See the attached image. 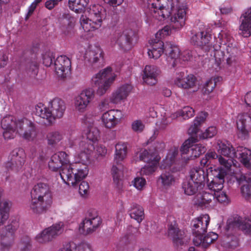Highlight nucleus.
Returning <instances> with one entry per match:
<instances>
[{
  "instance_id": "1",
  "label": "nucleus",
  "mask_w": 251,
  "mask_h": 251,
  "mask_svg": "<svg viewBox=\"0 0 251 251\" xmlns=\"http://www.w3.org/2000/svg\"><path fill=\"white\" fill-rule=\"evenodd\" d=\"M196 142L197 139L194 137H192L184 142L180 150L181 158L179 160H176V156L178 153V149L176 147L171 148L166 158L161 162L160 169H170L174 164H177L179 168L182 167L189 160L194 159L204 153L206 151V147L200 144H194Z\"/></svg>"
},
{
  "instance_id": "2",
  "label": "nucleus",
  "mask_w": 251,
  "mask_h": 251,
  "mask_svg": "<svg viewBox=\"0 0 251 251\" xmlns=\"http://www.w3.org/2000/svg\"><path fill=\"white\" fill-rule=\"evenodd\" d=\"M1 126L5 139H13L18 134L26 140L33 141L37 135L35 125L25 118L18 119L6 116L1 120Z\"/></svg>"
},
{
  "instance_id": "3",
  "label": "nucleus",
  "mask_w": 251,
  "mask_h": 251,
  "mask_svg": "<svg viewBox=\"0 0 251 251\" xmlns=\"http://www.w3.org/2000/svg\"><path fill=\"white\" fill-rule=\"evenodd\" d=\"M52 202V193L48 184L39 182L33 187L28 205L34 212L40 213L45 211Z\"/></svg>"
},
{
  "instance_id": "4",
  "label": "nucleus",
  "mask_w": 251,
  "mask_h": 251,
  "mask_svg": "<svg viewBox=\"0 0 251 251\" xmlns=\"http://www.w3.org/2000/svg\"><path fill=\"white\" fill-rule=\"evenodd\" d=\"M163 53L166 56V60L173 67H175V60L179 55V48L171 42H166L155 39L151 43V48L148 49V54L150 58L154 59L159 58Z\"/></svg>"
},
{
  "instance_id": "5",
  "label": "nucleus",
  "mask_w": 251,
  "mask_h": 251,
  "mask_svg": "<svg viewBox=\"0 0 251 251\" xmlns=\"http://www.w3.org/2000/svg\"><path fill=\"white\" fill-rule=\"evenodd\" d=\"M88 174V167L80 165V163H65L59 171V175L63 182L73 186L85 178Z\"/></svg>"
},
{
  "instance_id": "6",
  "label": "nucleus",
  "mask_w": 251,
  "mask_h": 251,
  "mask_svg": "<svg viewBox=\"0 0 251 251\" xmlns=\"http://www.w3.org/2000/svg\"><path fill=\"white\" fill-rule=\"evenodd\" d=\"M105 10L101 5H91L88 10V17L83 15L80 17L81 26L86 32L98 29L101 26L102 19L105 18Z\"/></svg>"
},
{
  "instance_id": "7",
  "label": "nucleus",
  "mask_w": 251,
  "mask_h": 251,
  "mask_svg": "<svg viewBox=\"0 0 251 251\" xmlns=\"http://www.w3.org/2000/svg\"><path fill=\"white\" fill-rule=\"evenodd\" d=\"M116 77L111 67H107L95 75L91 79L93 85L98 86L97 93L99 96L104 94L114 81Z\"/></svg>"
},
{
  "instance_id": "8",
  "label": "nucleus",
  "mask_w": 251,
  "mask_h": 251,
  "mask_svg": "<svg viewBox=\"0 0 251 251\" xmlns=\"http://www.w3.org/2000/svg\"><path fill=\"white\" fill-rule=\"evenodd\" d=\"M218 144L219 152L222 155L229 158L228 159H226L220 155L218 157L219 162L224 167V169L226 171H229L234 164L233 158H238L237 152L230 143L227 141H219Z\"/></svg>"
},
{
  "instance_id": "9",
  "label": "nucleus",
  "mask_w": 251,
  "mask_h": 251,
  "mask_svg": "<svg viewBox=\"0 0 251 251\" xmlns=\"http://www.w3.org/2000/svg\"><path fill=\"white\" fill-rule=\"evenodd\" d=\"M82 123L86 128L84 130L82 140L86 145H92L95 146V144L100 136L99 129L94 126V119L92 116H85L82 120Z\"/></svg>"
},
{
  "instance_id": "10",
  "label": "nucleus",
  "mask_w": 251,
  "mask_h": 251,
  "mask_svg": "<svg viewBox=\"0 0 251 251\" xmlns=\"http://www.w3.org/2000/svg\"><path fill=\"white\" fill-rule=\"evenodd\" d=\"M136 36L135 31L128 29L122 32L117 33L113 39L120 50L126 51L130 50L133 47V41Z\"/></svg>"
},
{
  "instance_id": "11",
  "label": "nucleus",
  "mask_w": 251,
  "mask_h": 251,
  "mask_svg": "<svg viewBox=\"0 0 251 251\" xmlns=\"http://www.w3.org/2000/svg\"><path fill=\"white\" fill-rule=\"evenodd\" d=\"M10 160L5 164L8 171L18 172L21 171L25 161V154L23 149L16 148L10 154Z\"/></svg>"
},
{
  "instance_id": "12",
  "label": "nucleus",
  "mask_w": 251,
  "mask_h": 251,
  "mask_svg": "<svg viewBox=\"0 0 251 251\" xmlns=\"http://www.w3.org/2000/svg\"><path fill=\"white\" fill-rule=\"evenodd\" d=\"M150 2L154 13H157L159 17H161L159 20L169 18L175 7L173 0H150Z\"/></svg>"
},
{
  "instance_id": "13",
  "label": "nucleus",
  "mask_w": 251,
  "mask_h": 251,
  "mask_svg": "<svg viewBox=\"0 0 251 251\" xmlns=\"http://www.w3.org/2000/svg\"><path fill=\"white\" fill-rule=\"evenodd\" d=\"M95 90L92 88H88L83 90L80 94L75 97V107L79 112H84L88 105L95 97Z\"/></svg>"
},
{
  "instance_id": "14",
  "label": "nucleus",
  "mask_w": 251,
  "mask_h": 251,
  "mask_svg": "<svg viewBox=\"0 0 251 251\" xmlns=\"http://www.w3.org/2000/svg\"><path fill=\"white\" fill-rule=\"evenodd\" d=\"M18 221H11L3 228L1 234L0 243L3 248H8L14 242V231L19 227Z\"/></svg>"
},
{
  "instance_id": "15",
  "label": "nucleus",
  "mask_w": 251,
  "mask_h": 251,
  "mask_svg": "<svg viewBox=\"0 0 251 251\" xmlns=\"http://www.w3.org/2000/svg\"><path fill=\"white\" fill-rule=\"evenodd\" d=\"M63 223L60 222L58 224L46 228L36 236L37 241L41 243L51 241L63 231Z\"/></svg>"
},
{
  "instance_id": "16",
  "label": "nucleus",
  "mask_w": 251,
  "mask_h": 251,
  "mask_svg": "<svg viewBox=\"0 0 251 251\" xmlns=\"http://www.w3.org/2000/svg\"><path fill=\"white\" fill-rule=\"evenodd\" d=\"M159 145V148L155 145L149 150L141 149L137 153L139 160L147 163L155 161V163H159L161 157L158 154V151L160 149H163L165 147L164 143H161Z\"/></svg>"
},
{
  "instance_id": "17",
  "label": "nucleus",
  "mask_w": 251,
  "mask_h": 251,
  "mask_svg": "<svg viewBox=\"0 0 251 251\" xmlns=\"http://www.w3.org/2000/svg\"><path fill=\"white\" fill-rule=\"evenodd\" d=\"M55 72L59 77L64 78L70 74L71 62L65 55H60L55 59L54 63Z\"/></svg>"
},
{
  "instance_id": "18",
  "label": "nucleus",
  "mask_w": 251,
  "mask_h": 251,
  "mask_svg": "<svg viewBox=\"0 0 251 251\" xmlns=\"http://www.w3.org/2000/svg\"><path fill=\"white\" fill-rule=\"evenodd\" d=\"M212 174L214 178L211 182L207 184V186L210 190L217 193L224 187L223 184L225 182V177L227 175V171L220 167L217 170L215 169Z\"/></svg>"
},
{
  "instance_id": "19",
  "label": "nucleus",
  "mask_w": 251,
  "mask_h": 251,
  "mask_svg": "<svg viewBox=\"0 0 251 251\" xmlns=\"http://www.w3.org/2000/svg\"><path fill=\"white\" fill-rule=\"evenodd\" d=\"M168 226V235L172 237L174 245L178 247L184 245L185 232L178 228L176 221L170 222Z\"/></svg>"
},
{
  "instance_id": "20",
  "label": "nucleus",
  "mask_w": 251,
  "mask_h": 251,
  "mask_svg": "<svg viewBox=\"0 0 251 251\" xmlns=\"http://www.w3.org/2000/svg\"><path fill=\"white\" fill-rule=\"evenodd\" d=\"M226 46L225 51L216 50L214 53V57L216 61H221L226 56L227 58V63L231 64L235 60V57L238 52V48L233 43H229Z\"/></svg>"
},
{
  "instance_id": "21",
  "label": "nucleus",
  "mask_w": 251,
  "mask_h": 251,
  "mask_svg": "<svg viewBox=\"0 0 251 251\" xmlns=\"http://www.w3.org/2000/svg\"><path fill=\"white\" fill-rule=\"evenodd\" d=\"M191 38V42L195 46L202 47L208 44L211 39V34L209 30L205 29L202 25L200 31H194Z\"/></svg>"
},
{
  "instance_id": "22",
  "label": "nucleus",
  "mask_w": 251,
  "mask_h": 251,
  "mask_svg": "<svg viewBox=\"0 0 251 251\" xmlns=\"http://www.w3.org/2000/svg\"><path fill=\"white\" fill-rule=\"evenodd\" d=\"M84 60L86 62L89 63L93 66H97V65L103 62V51L98 47L89 48L85 52Z\"/></svg>"
},
{
  "instance_id": "23",
  "label": "nucleus",
  "mask_w": 251,
  "mask_h": 251,
  "mask_svg": "<svg viewBox=\"0 0 251 251\" xmlns=\"http://www.w3.org/2000/svg\"><path fill=\"white\" fill-rule=\"evenodd\" d=\"M69 155L65 151H59L54 154L50 158L48 165L50 170L57 172L66 163H69Z\"/></svg>"
},
{
  "instance_id": "24",
  "label": "nucleus",
  "mask_w": 251,
  "mask_h": 251,
  "mask_svg": "<svg viewBox=\"0 0 251 251\" xmlns=\"http://www.w3.org/2000/svg\"><path fill=\"white\" fill-rule=\"evenodd\" d=\"M121 111L118 110H110L104 112L101 116L103 124L107 128L115 127L120 122Z\"/></svg>"
},
{
  "instance_id": "25",
  "label": "nucleus",
  "mask_w": 251,
  "mask_h": 251,
  "mask_svg": "<svg viewBox=\"0 0 251 251\" xmlns=\"http://www.w3.org/2000/svg\"><path fill=\"white\" fill-rule=\"evenodd\" d=\"M196 77L193 75H189L184 77V73L180 72L175 80V84L179 88L188 90L196 86Z\"/></svg>"
},
{
  "instance_id": "26",
  "label": "nucleus",
  "mask_w": 251,
  "mask_h": 251,
  "mask_svg": "<svg viewBox=\"0 0 251 251\" xmlns=\"http://www.w3.org/2000/svg\"><path fill=\"white\" fill-rule=\"evenodd\" d=\"M251 120V112L239 115L237 121V127L238 129V136L242 140L247 139L249 136V131L247 130V122Z\"/></svg>"
},
{
  "instance_id": "27",
  "label": "nucleus",
  "mask_w": 251,
  "mask_h": 251,
  "mask_svg": "<svg viewBox=\"0 0 251 251\" xmlns=\"http://www.w3.org/2000/svg\"><path fill=\"white\" fill-rule=\"evenodd\" d=\"M210 221H196L193 227V233L195 235L193 239L194 244L196 246H199L201 242V236L207 231V226Z\"/></svg>"
},
{
  "instance_id": "28",
  "label": "nucleus",
  "mask_w": 251,
  "mask_h": 251,
  "mask_svg": "<svg viewBox=\"0 0 251 251\" xmlns=\"http://www.w3.org/2000/svg\"><path fill=\"white\" fill-rule=\"evenodd\" d=\"M160 72V69L155 66H146L143 75L144 82L150 85H155L157 82V77Z\"/></svg>"
},
{
  "instance_id": "29",
  "label": "nucleus",
  "mask_w": 251,
  "mask_h": 251,
  "mask_svg": "<svg viewBox=\"0 0 251 251\" xmlns=\"http://www.w3.org/2000/svg\"><path fill=\"white\" fill-rule=\"evenodd\" d=\"M53 121L56 118H61L64 115L66 110L64 101L59 98L53 99L49 103Z\"/></svg>"
},
{
  "instance_id": "30",
  "label": "nucleus",
  "mask_w": 251,
  "mask_h": 251,
  "mask_svg": "<svg viewBox=\"0 0 251 251\" xmlns=\"http://www.w3.org/2000/svg\"><path fill=\"white\" fill-rule=\"evenodd\" d=\"M189 176L191 180L195 182H197L200 186L209 180L207 169L205 172L202 168L197 167H194L190 170Z\"/></svg>"
},
{
  "instance_id": "31",
  "label": "nucleus",
  "mask_w": 251,
  "mask_h": 251,
  "mask_svg": "<svg viewBox=\"0 0 251 251\" xmlns=\"http://www.w3.org/2000/svg\"><path fill=\"white\" fill-rule=\"evenodd\" d=\"M80 152L77 154L78 159L81 162L80 165H85L89 161L91 153L95 150L92 145H86L84 141H80L79 143Z\"/></svg>"
},
{
  "instance_id": "32",
  "label": "nucleus",
  "mask_w": 251,
  "mask_h": 251,
  "mask_svg": "<svg viewBox=\"0 0 251 251\" xmlns=\"http://www.w3.org/2000/svg\"><path fill=\"white\" fill-rule=\"evenodd\" d=\"M240 18L242 22L239 26V34L244 37H249L251 35V8Z\"/></svg>"
},
{
  "instance_id": "33",
  "label": "nucleus",
  "mask_w": 251,
  "mask_h": 251,
  "mask_svg": "<svg viewBox=\"0 0 251 251\" xmlns=\"http://www.w3.org/2000/svg\"><path fill=\"white\" fill-rule=\"evenodd\" d=\"M132 87L131 85L126 84L118 88L112 93L110 98L111 102L118 103L121 100L126 99L131 92Z\"/></svg>"
},
{
  "instance_id": "34",
  "label": "nucleus",
  "mask_w": 251,
  "mask_h": 251,
  "mask_svg": "<svg viewBox=\"0 0 251 251\" xmlns=\"http://www.w3.org/2000/svg\"><path fill=\"white\" fill-rule=\"evenodd\" d=\"M186 11L184 6L179 7L176 13L171 18V21L173 23V27L175 29H180L185 24Z\"/></svg>"
},
{
  "instance_id": "35",
  "label": "nucleus",
  "mask_w": 251,
  "mask_h": 251,
  "mask_svg": "<svg viewBox=\"0 0 251 251\" xmlns=\"http://www.w3.org/2000/svg\"><path fill=\"white\" fill-rule=\"evenodd\" d=\"M111 174L113 177L114 183L117 188L121 190L123 188L122 177L123 176V165L120 162L119 164L114 163L111 169Z\"/></svg>"
},
{
  "instance_id": "36",
  "label": "nucleus",
  "mask_w": 251,
  "mask_h": 251,
  "mask_svg": "<svg viewBox=\"0 0 251 251\" xmlns=\"http://www.w3.org/2000/svg\"><path fill=\"white\" fill-rule=\"evenodd\" d=\"M236 179L239 184L243 181L247 182V184H244L241 187V192L246 199L250 198L251 196V172L241 175L239 177H237Z\"/></svg>"
},
{
  "instance_id": "37",
  "label": "nucleus",
  "mask_w": 251,
  "mask_h": 251,
  "mask_svg": "<svg viewBox=\"0 0 251 251\" xmlns=\"http://www.w3.org/2000/svg\"><path fill=\"white\" fill-rule=\"evenodd\" d=\"M214 200V196L207 192H203L202 193L199 194L195 198V204L201 208H206L211 203H213Z\"/></svg>"
},
{
  "instance_id": "38",
  "label": "nucleus",
  "mask_w": 251,
  "mask_h": 251,
  "mask_svg": "<svg viewBox=\"0 0 251 251\" xmlns=\"http://www.w3.org/2000/svg\"><path fill=\"white\" fill-rule=\"evenodd\" d=\"M237 155L241 162L249 170H251V151L242 147L237 148Z\"/></svg>"
},
{
  "instance_id": "39",
  "label": "nucleus",
  "mask_w": 251,
  "mask_h": 251,
  "mask_svg": "<svg viewBox=\"0 0 251 251\" xmlns=\"http://www.w3.org/2000/svg\"><path fill=\"white\" fill-rule=\"evenodd\" d=\"M127 154V144L126 143L119 142L115 145L114 163L119 164L126 158Z\"/></svg>"
},
{
  "instance_id": "40",
  "label": "nucleus",
  "mask_w": 251,
  "mask_h": 251,
  "mask_svg": "<svg viewBox=\"0 0 251 251\" xmlns=\"http://www.w3.org/2000/svg\"><path fill=\"white\" fill-rule=\"evenodd\" d=\"M101 221H97V223L93 225V221H82L80 223L79 232L80 234L87 235L94 231L100 224Z\"/></svg>"
},
{
  "instance_id": "41",
  "label": "nucleus",
  "mask_w": 251,
  "mask_h": 251,
  "mask_svg": "<svg viewBox=\"0 0 251 251\" xmlns=\"http://www.w3.org/2000/svg\"><path fill=\"white\" fill-rule=\"evenodd\" d=\"M35 113L41 118L46 119L49 123L53 122V119L51 113L50 109L47 108L42 103H39L35 107Z\"/></svg>"
},
{
  "instance_id": "42",
  "label": "nucleus",
  "mask_w": 251,
  "mask_h": 251,
  "mask_svg": "<svg viewBox=\"0 0 251 251\" xmlns=\"http://www.w3.org/2000/svg\"><path fill=\"white\" fill-rule=\"evenodd\" d=\"M62 30L65 34L70 35L74 33L75 22L73 17L68 16L61 20Z\"/></svg>"
},
{
  "instance_id": "43",
  "label": "nucleus",
  "mask_w": 251,
  "mask_h": 251,
  "mask_svg": "<svg viewBox=\"0 0 251 251\" xmlns=\"http://www.w3.org/2000/svg\"><path fill=\"white\" fill-rule=\"evenodd\" d=\"M208 116V113L205 112H201L197 116L194 121L193 125L189 128V134H196L199 130V126L203 123Z\"/></svg>"
},
{
  "instance_id": "44",
  "label": "nucleus",
  "mask_w": 251,
  "mask_h": 251,
  "mask_svg": "<svg viewBox=\"0 0 251 251\" xmlns=\"http://www.w3.org/2000/svg\"><path fill=\"white\" fill-rule=\"evenodd\" d=\"M89 0H69V8L76 13H81L88 4Z\"/></svg>"
},
{
  "instance_id": "45",
  "label": "nucleus",
  "mask_w": 251,
  "mask_h": 251,
  "mask_svg": "<svg viewBox=\"0 0 251 251\" xmlns=\"http://www.w3.org/2000/svg\"><path fill=\"white\" fill-rule=\"evenodd\" d=\"M201 186L190 179L185 181L182 183V189L186 195L191 196L194 195L198 190Z\"/></svg>"
},
{
  "instance_id": "46",
  "label": "nucleus",
  "mask_w": 251,
  "mask_h": 251,
  "mask_svg": "<svg viewBox=\"0 0 251 251\" xmlns=\"http://www.w3.org/2000/svg\"><path fill=\"white\" fill-rule=\"evenodd\" d=\"M222 80L221 76L211 77L205 83L202 91L204 94L208 95L211 93L216 86Z\"/></svg>"
},
{
  "instance_id": "47",
  "label": "nucleus",
  "mask_w": 251,
  "mask_h": 251,
  "mask_svg": "<svg viewBox=\"0 0 251 251\" xmlns=\"http://www.w3.org/2000/svg\"><path fill=\"white\" fill-rule=\"evenodd\" d=\"M129 215L133 220H144L145 218L143 207L136 203L132 204Z\"/></svg>"
},
{
  "instance_id": "48",
  "label": "nucleus",
  "mask_w": 251,
  "mask_h": 251,
  "mask_svg": "<svg viewBox=\"0 0 251 251\" xmlns=\"http://www.w3.org/2000/svg\"><path fill=\"white\" fill-rule=\"evenodd\" d=\"M242 221H227L226 225H225L223 221L219 225V227L224 229L226 232H232L236 229H240V222Z\"/></svg>"
},
{
  "instance_id": "49",
  "label": "nucleus",
  "mask_w": 251,
  "mask_h": 251,
  "mask_svg": "<svg viewBox=\"0 0 251 251\" xmlns=\"http://www.w3.org/2000/svg\"><path fill=\"white\" fill-rule=\"evenodd\" d=\"M158 181L160 182L163 186L166 187L171 185L175 181V179L170 172H165L160 175Z\"/></svg>"
},
{
  "instance_id": "50",
  "label": "nucleus",
  "mask_w": 251,
  "mask_h": 251,
  "mask_svg": "<svg viewBox=\"0 0 251 251\" xmlns=\"http://www.w3.org/2000/svg\"><path fill=\"white\" fill-rule=\"evenodd\" d=\"M18 248L20 251H29L32 248L31 240L27 236H23L18 245Z\"/></svg>"
},
{
  "instance_id": "51",
  "label": "nucleus",
  "mask_w": 251,
  "mask_h": 251,
  "mask_svg": "<svg viewBox=\"0 0 251 251\" xmlns=\"http://www.w3.org/2000/svg\"><path fill=\"white\" fill-rule=\"evenodd\" d=\"M26 73L31 78H35L38 73V65L36 61H32L27 64Z\"/></svg>"
},
{
  "instance_id": "52",
  "label": "nucleus",
  "mask_w": 251,
  "mask_h": 251,
  "mask_svg": "<svg viewBox=\"0 0 251 251\" xmlns=\"http://www.w3.org/2000/svg\"><path fill=\"white\" fill-rule=\"evenodd\" d=\"M48 144L54 145L59 142L62 139V135L58 131L49 132L47 136Z\"/></svg>"
},
{
  "instance_id": "53",
  "label": "nucleus",
  "mask_w": 251,
  "mask_h": 251,
  "mask_svg": "<svg viewBox=\"0 0 251 251\" xmlns=\"http://www.w3.org/2000/svg\"><path fill=\"white\" fill-rule=\"evenodd\" d=\"M195 110L190 106H185L177 112V115L182 117L184 119H188L194 116Z\"/></svg>"
},
{
  "instance_id": "54",
  "label": "nucleus",
  "mask_w": 251,
  "mask_h": 251,
  "mask_svg": "<svg viewBox=\"0 0 251 251\" xmlns=\"http://www.w3.org/2000/svg\"><path fill=\"white\" fill-rule=\"evenodd\" d=\"M151 165H146L141 170V173L144 175L152 174L156 170L158 163H155V161L150 162Z\"/></svg>"
},
{
  "instance_id": "55",
  "label": "nucleus",
  "mask_w": 251,
  "mask_h": 251,
  "mask_svg": "<svg viewBox=\"0 0 251 251\" xmlns=\"http://www.w3.org/2000/svg\"><path fill=\"white\" fill-rule=\"evenodd\" d=\"M192 58V51L190 50H185L182 51L181 53L180 52V50L179 49V55L177 58L175 60V67L176 65V63L177 61H189Z\"/></svg>"
},
{
  "instance_id": "56",
  "label": "nucleus",
  "mask_w": 251,
  "mask_h": 251,
  "mask_svg": "<svg viewBox=\"0 0 251 251\" xmlns=\"http://www.w3.org/2000/svg\"><path fill=\"white\" fill-rule=\"evenodd\" d=\"M213 194L214 196V198H216L219 202L224 204H227L229 202V199L225 192L220 191L218 192L217 193H214Z\"/></svg>"
},
{
  "instance_id": "57",
  "label": "nucleus",
  "mask_w": 251,
  "mask_h": 251,
  "mask_svg": "<svg viewBox=\"0 0 251 251\" xmlns=\"http://www.w3.org/2000/svg\"><path fill=\"white\" fill-rule=\"evenodd\" d=\"M216 127L212 126L207 128L205 131L202 133L201 138L202 139L210 138L214 136L217 133Z\"/></svg>"
},
{
  "instance_id": "58",
  "label": "nucleus",
  "mask_w": 251,
  "mask_h": 251,
  "mask_svg": "<svg viewBox=\"0 0 251 251\" xmlns=\"http://www.w3.org/2000/svg\"><path fill=\"white\" fill-rule=\"evenodd\" d=\"M245 234L251 235V221L240 222V229Z\"/></svg>"
},
{
  "instance_id": "59",
  "label": "nucleus",
  "mask_w": 251,
  "mask_h": 251,
  "mask_svg": "<svg viewBox=\"0 0 251 251\" xmlns=\"http://www.w3.org/2000/svg\"><path fill=\"white\" fill-rule=\"evenodd\" d=\"M133 186L138 190H142L146 183L145 178L143 177H135L132 181Z\"/></svg>"
},
{
  "instance_id": "60",
  "label": "nucleus",
  "mask_w": 251,
  "mask_h": 251,
  "mask_svg": "<svg viewBox=\"0 0 251 251\" xmlns=\"http://www.w3.org/2000/svg\"><path fill=\"white\" fill-rule=\"evenodd\" d=\"M132 129L134 131L137 132H142L144 128V125L140 120L134 121L131 125Z\"/></svg>"
},
{
  "instance_id": "61",
  "label": "nucleus",
  "mask_w": 251,
  "mask_h": 251,
  "mask_svg": "<svg viewBox=\"0 0 251 251\" xmlns=\"http://www.w3.org/2000/svg\"><path fill=\"white\" fill-rule=\"evenodd\" d=\"M203 235H202L201 236V242L200 246H201L203 248H206L213 242L211 239L209 233L205 236Z\"/></svg>"
},
{
  "instance_id": "62",
  "label": "nucleus",
  "mask_w": 251,
  "mask_h": 251,
  "mask_svg": "<svg viewBox=\"0 0 251 251\" xmlns=\"http://www.w3.org/2000/svg\"><path fill=\"white\" fill-rule=\"evenodd\" d=\"M89 189V185L87 182L82 181L79 186V193L81 196L87 194Z\"/></svg>"
},
{
  "instance_id": "63",
  "label": "nucleus",
  "mask_w": 251,
  "mask_h": 251,
  "mask_svg": "<svg viewBox=\"0 0 251 251\" xmlns=\"http://www.w3.org/2000/svg\"><path fill=\"white\" fill-rule=\"evenodd\" d=\"M98 216V212L96 209H90L87 212L84 220H95Z\"/></svg>"
},
{
  "instance_id": "64",
  "label": "nucleus",
  "mask_w": 251,
  "mask_h": 251,
  "mask_svg": "<svg viewBox=\"0 0 251 251\" xmlns=\"http://www.w3.org/2000/svg\"><path fill=\"white\" fill-rule=\"evenodd\" d=\"M52 63V57L50 53L43 55V63L47 67H50Z\"/></svg>"
}]
</instances>
